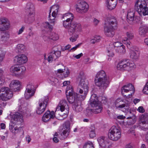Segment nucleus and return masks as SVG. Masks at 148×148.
<instances>
[{
	"mask_svg": "<svg viewBox=\"0 0 148 148\" xmlns=\"http://www.w3.org/2000/svg\"><path fill=\"white\" fill-rule=\"evenodd\" d=\"M25 49V46L22 44H18L15 49V51L17 53H22Z\"/></svg>",
	"mask_w": 148,
	"mask_h": 148,
	"instance_id": "obj_34",
	"label": "nucleus"
},
{
	"mask_svg": "<svg viewBox=\"0 0 148 148\" xmlns=\"http://www.w3.org/2000/svg\"><path fill=\"white\" fill-rule=\"evenodd\" d=\"M127 104H122V103L118 106V107L117 108H122L125 107V109H127L128 108V107L127 106Z\"/></svg>",
	"mask_w": 148,
	"mask_h": 148,
	"instance_id": "obj_51",
	"label": "nucleus"
},
{
	"mask_svg": "<svg viewBox=\"0 0 148 148\" xmlns=\"http://www.w3.org/2000/svg\"><path fill=\"white\" fill-rule=\"evenodd\" d=\"M26 90L32 92L33 93H35L36 91L35 88L32 83H29L27 85Z\"/></svg>",
	"mask_w": 148,
	"mask_h": 148,
	"instance_id": "obj_39",
	"label": "nucleus"
},
{
	"mask_svg": "<svg viewBox=\"0 0 148 148\" xmlns=\"http://www.w3.org/2000/svg\"><path fill=\"white\" fill-rule=\"evenodd\" d=\"M125 148H135L134 147L130 145V144H128L125 146Z\"/></svg>",
	"mask_w": 148,
	"mask_h": 148,
	"instance_id": "obj_64",
	"label": "nucleus"
},
{
	"mask_svg": "<svg viewBox=\"0 0 148 148\" xmlns=\"http://www.w3.org/2000/svg\"><path fill=\"white\" fill-rule=\"evenodd\" d=\"M27 104L25 103L20 106L18 109L19 112H15L12 116L11 124L19 125L23 122V115L27 116L29 114V112L27 108Z\"/></svg>",
	"mask_w": 148,
	"mask_h": 148,
	"instance_id": "obj_2",
	"label": "nucleus"
},
{
	"mask_svg": "<svg viewBox=\"0 0 148 148\" xmlns=\"http://www.w3.org/2000/svg\"><path fill=\"white\" fill-rule=\"evenodd\" d=\"M97 141L100 146L103 148H109V139L103 136L100 137L98 138Z\"/></svg>",
	"mask_w": 148,
	"mask_h": 148,
	"instance_id": "obj_23",
	"label": "nucleus"
},
{
	"mask_svg": "<svg viewBox=\"0 0 148 148\" xmlns=\"http://www.w3.org/2000/svg\"><path fill=\"white\" fill-rule=\"evenodd\" d=\"M145 0H137L135 5V9L140 15L148 14V8Z\"/></svg>",
	"mask_w": 148,
	"mask_h": 148,
	"instance_id": "obj_6",
	"label": "nucleus"
},
{
	"mask_svg": "<svg viewBox=\"0 0 148 148\" xmlns=\"http://www.w3.org/2000/svg\"><path fill=\"white\" fill-rule=\"evenodd\" d=\"M12 96V92L8 87H3L0 89V97L3 101H7Z\"/></svg>",
	"mask_w": 148,
	"mask_h": 148,
	"instance_id": "obj_11",
	"label": "nucleus"
},
{
	"mask_svg": "<svg viewBox=\"0 0 148 148\" xmlns=\"http://www.w3.org/2000/svg\"><path fill=\"white\" fill-rule=\"evenodd\" d=\"M14 125L12 124H10L9 126L10 130L15 135L18 134L20 135L21 134H24V131L22 128V127L18 126L14 127Z\"/></svg>",
	"mask_w": 148,
	"mask_h": 148,
	"instance_id": "obj_22",
	"label": "nucleus"
},
{
	"mask_svg": "<svg viewBox=\"0 0 148 148\" xmlns=\"http://www.w3.org/2000/svg\"><path fill=\"white\" fill-rule=\"evenodd\" d=\"M53 53H55V54L57 56V58L59 57L61 55V51H53Z\"/></svg>",
	"mask_w": 148,
	"mask_h": 148,
	"instance_id": "obj_52",
	"label": "nucleus"
},
{
	"mask_svg": "<svg viewBox=\"0 0 148 148\" xmlns=\"http://www.w3.org/2000/svg\"><path fill=\"white\" fill-rule=\"evenodd\" d=\"M10 71L15 75H20L24 73L25 70V67L18 64L12 66L10 68Z\"/></svg>",
	"mask_w": 148,
	"mask_h": 148,
	"instance_id": "obj_18",
	"label": "nucleus"
},
{
	"mask_svg": "<svg viewBox=\"0 0 148 148\" xmlns=\"http://www.w3.org/2000/svg\"><path fill=\"white\" fill-rule=\"evenodd\" d=\"M123 45V44L122 43L119 42H115L114 43V45H113V48H114V47L115 49L116 48L120 47Z\"/></svg>",
	"mask_w": 148,
	"mask_h": 148,
	"instance_id": "obj_50",
	"label": "nucleus"
},
{
	"mask_svg": "<svg viewBox=\"0 0 148 148\" xmlns=\"http://www.w3.org/2000/svg\"><path fill=\"white\" fill-rule=\"evenodd\" d=\"M77 91L81 94L80 99L84 100L88 92V82L86 79H81Z\"/></svg>",
	"mask_w": 148,
	"mask_h": 148,
	"instance_id": "obj_8",
	"label": "nucleus"
},
{
	"mask_svg": "<svg viewBox=\"0 0 148 148\" xmlns=\"http://www.w3.org/2000/svg\"><path fill=\"white\" fill-rule=\"evenodd\" d=\"M123 102V101L122 99H117L115 102V105L116 107L117 108L118 107V106L119 105Z\"/></svg>",
	"mask_w": 148,
	"mask_h": 148,
	"instance_id": "obj_48",
	"label": "nucleus"
},
{
	"mask_svg": "<svg viewBox=\"0 0 148 148\" xmlns=\"http://www.w3.org/2000/svg\"><path fill=\"white\" fill-rule=\"evenodd\" d=\"M71 47V45H68L65 47L63 49H62V50L63 51H64L65 50H69Z\"/></svg>",
	"mask_w": 148,
	"mask_h": 148,
	"instance_id": "obj_59",
	"label": "nucleus"
},
{
	"mask_svg": "<svg viewBox=\"0 0 148 148\" xmlns=\"http://www.w3.org/2000/svg\"><path fill=\"white\" fill-rule=\"evenodd\" d=\"M25 29V27L22 26L21 28L19 30L18 32V34L19 35L21 34L24 31Z\"/></svg>",
	"mask_w": 148,
	"mask_h": 148,
	"instance_id": "obj_56",
	"label": "nucleus"
},
{
	"mask_svg": "<svg viewBox=\"0 0 148 148\" xmlns=\"http://www.w3.org/2000/svg\"><path fill=\"white\" fill-rule=\"evenodd\" d=\"M53 141L55 143H58L59 141V140L57 137L54 136L53 139Z\"/></svg>",
	"mask_w": 148,
	"mask_h": 148,
	"instance_id": "obj_61",
	"label": "nucleus"
},
{
	"mask_svg": "<svg viewBox=\"0 0 148 148\" xmlns=\"http://www.w3.org/2000/svg\"><path fill=\"white\" fill-rule=\"evenodd\" d=\"M74 92L73 91V89L72 86L70 85L68 86L67 87L66 91V95L70 93L71 92Z\"/></svg>",
	"mask_w": 148,
	"mask_h": 148,
	"instance_id": "obj_47",
	"label": "nucleus"
},
{
	"mask_svg": "<svg viewBox=\"0 0 148 148\" xmlns=\"http://www.w3.org/2000/svg\"><path fill=\"white\" fill-rule=\"evenodd\" d=\"M66 106H67V102L66 100H62L60 101L59 103L56 108V110L55 112H54L55 114H56L58 111L59 112L60 111L61 112H63L65 110V107Z\"/></svg>",
	"mask_w": 148,
	"mask_h": 148,
	"instance_id": "obj_24",
	"label": "nucleus"
},
{
	"mask_svg": "<svg viewBox=\"0 0 148 148\" xmlns=\"http://www.w3.org/2000/svg\"><path fill=\"white\" fill-rule=\"evenodd\" d=\"M63 84L64 86H66L68 85V86L70 84V81H65L63 82Z\"/></svg>",
	"mask_w": 148,
	"mask_h": 148,
	"instance_id": "obj_60",
	"label": "nucleus"
},
{
	"mask_svg": "<svg viewBox=\"0 0 148 148\" xmlns=\"http://www.w3.org/2000/svg\"><path fill=\"white\" fill-rule=\"evenodd\" d=\"M67 100L69 102L73 105L79 101H83L80 99L81 95L77 94L75 92H72L66 95Z\"/></svg>",
	"mask_w": 148,
	"mask_h": 148,
	"instance_id": "obj_14",
	"label": "nucleus"
},
{
	"mask_svg": "<svg viewBox=\"0 0 148 148\" xmlns=\"http://www.w3.org/2000/svg\"><path fill=\"white\" fill-rule=\"evenodd\" d=\"M49 101L47 96L39 100V106L36 110V113L38 114L42 113L46 109Z\"/></svg>",
	"mask_w": 148,
	"mask_h": 148,
	"instance_id": "obj_13",
	"label": "nucleus"
},
{
	"mask_svg": "<svg viewBox=\"0 0 148 148\" xmlns=\"http://www.w3.org/2000/svg\"><path fill=\"white\" fill-rule=\"evenodd\" d=\"M65 18L66 20L63 21V26L67 29L69 34L72 35L70 38L72 42L75 41L79 37L80 32L82 31V27L80 23L73 21V14L71 13H68L63 15L62 18Z\"/></svg>",
	"mask_w": 148,
	"mask_h": 148,
	"instance_id": "obj_1",
	"label": "nucleus"
},
{
	"mask_svg": "<svg viewBox=\"0 0 148 148\" xmlns=\"http://www.w3.org/2000/svg\"><path fill=\"white\" fill-rule=\"evenodd\" d=\"M115 28H113V29H110V31L109 32H108L107 29H106L105 30V34L108 37H112L114 35V30Z\"/></svg>",
	"mask_w": 148,
	"mask_h": 148,
	"instance_id": "obj_44",
	"label": "nucleus"
},
{
	"mask_svg": "<svg viewBox=\"0 0 148 148\" xmlns=\"http://www.w3.org/2000/svg\"><path fill=\"white\" fill-rule=\"evenodd\" d=\"M57 59V56L55 54V53L52 51L49 54L48 61L49 62H51L52 61L55 60Z\"/></svg>",
	"mask_w": 148,
	"mask_h": 148,
	"instance_id": "obj_36",
	"label": "nucleus"
},
{
	"mask_svg": "<svg viewBox=\"0 0 148 148\" xmlns=\"http://www.w3.org/2000/svg\"><path fill=\"white\" fill-rule=\"evenodd\" d=\"M148 31V28L145 25H142L139 28V34L142 36H144Z\"/></svg>",
	"mask_w": 148,
	"mask_h": 148,
	"instance_id": "obj_31",
	"label": "nucleus"
},
{
	"mask_svg": "<svg viewBox=\"0 0 148 148\" xmlns=\"http://www.w3.org/2000/svg\"><path fill=\"white\" fill-rule=\"evenodd\" d=\"M101 101H103V103H105L107 101V99L104 96H102L101 97Z\"/></svg>",
	"mask_w": 148,
	"mask_h": 148,
	"instance_id": "obj_62",
	"label": "nucleus"
},
{
	"mask_svg": "<svg viewBox=\"0 0 148 148\" xmlns=\"http://www.w3.org/2000/svg\"><path fill=\"white\" fill-rule=\"evenodd\" d=\"M127 19L130 21H133L136 20V19L139 20L140 18L138 17H135L134 13L133 12H131L129 11L127 15Z\"/></svg>",
	"mask_w": 148,
	"mask_h": 148,
	"instance_id": "obj_30",
	"label": "nucleus"
},
{
	"mask_svg": "<svg viewBox=\"0 0 148 148\" xmlns=\"http://www.w3.org/2000/svg\"><path fill=\"white\" fill-rule=\"evenodd\" d=\"M114 50V48H113V45H110L109 47L107 49V55L108 56L113 57L114 56V54L113 52Z\"/></svg>",
	"mask_w": 148,
	"mask_h": 148,
	"instance_id": "obj_37",
	"label": "nucleus"
},
{
	"mask_svg": "<svg viewBox=\"0 0 148 148\" xmlns=\"http://www.w3.org/2000/svg\"><path fill=\"white\" fill-rule=\"evenodd\" d=\"M5 54L3 53L0 54V62H2L4 58Z\"/></svg>",
	"mask_w": 148,
	"mask_h": 148,
	"instance_id": "obj_57",
	"label": "nucleus"
},
{
	"mask_svg": "<svg viewBox=\"0 0 148 148\" xmlns=\"http://www.w3.org/2000/svg\"><path fill=\"white\" fill-rule=\"evenodd\" d=\"M138 110L140 113H143L145 111L144 110L142 106L139 107L138 109Z\"/></svg>",
	"mask_w": 148,
	"mask_h": 148,
	"instance_id": "obj_55",
	"label": "nucleus"
},
{
	"mask_svg": "<svg viewBox=\"0 0 148 148\" xmlns=\"http://www.w3.org/2000/svg\"><path fill=\"white\" fill-rule=\"evenodd\" d=\"M88 4L86 2L79 1L76 5V10L78 13L84 14L88 11Z\"/></svg>",
	"mask_w": 148,
	"mask_h": 148,
	"instance_id": "obj_16",
	"label": "nucleus"
},
{
	"mask_svg": "<svg viewBox=\"0 0 148 148\" xmlns=\"http://www.w3.org/2000/svg\"><path fill=\"white\" fill-rule=\"evenodd\" d=\"M137 49L135 51L132 50L130 52V57L131 58L136 60L139 57V52Z\"/></svg>",
	"mask_w": 148,
	"mask_h": 148,
	"instance_id": "obj_33",
	"label": "nucleus"
},
{
	"mask_svg": "<svg viewBox=\"0 0 148 148\" xmlns=\"http://www.w3.org/2000/svg\"><path fill=\"white\" fill-rule=\"evenodd\" d=\"M70 124L68 122H65L63 126L61 135L64 138H66L69 135L70 132Z\"/></svg>",
	"mask_w": 148,
	"mask_h": 148,
	"instance_id": "obj_19",
	"label": "nucleus"
},
{
	"mask_svg": "<svg viewBox=\"0 0 148 148\" xmlns=\"http://www.w3.org/2000/svg\"><path fill=\"white\" fill-rule=\"evenodd\" d=\"M49 82L52 85L56 86L58 82V80L57 79L53 76H50L49 78Z\"/></svg>",
	"mask_w": 148,
	"mask_h": 148,
	"instance_id": "obj_38",
	"label": "nucleus"
},
{
	"mask_svg": "<svg viewBox=\"0 0 148 148\" xmlns=\"http://www.w3.org/2000/svg\"><path fill=\"white\" fill-rule=\"evenodd\" d=\"M106 25L104 27V32L105 34V30L107 29L108 32L110 31V29L115 28L117 25L116 21L113 17H111L108 20V21H106L105 23Z\"/></svg>",
	"mask_w": 148,
	"mask_h": 148,
	"instance_id": "obj_15",
	"label": "nucleus"
},
{
	"mask_svg": "<svg viewBox=\"0 0 148 148\" xmlns=\"http://www.w3.org/2000/svg\"><path fill=\"white\" fill-rule=\"evenodd\" d=\"M54 111L50 112L48 110L44 114L42 117V120L45 122L51 121L52 122L53 125H56L58 120L56 117Z\"/></svg>",
	"mask_w": 148,
	"mask_h": 148,
	"instance_id": "obj_10",
	"label": "nucleus"
},
{
	"mask_svg": "<svg viewBox=\"0 0 148 148\" xmlns=\"http://www.w3.org/2000/svg\"><path fill=\"white\" fill-rule=\"evenodd\" d=\"M9 37V35L7 33H3L1 35L0 40L5 42L8 39Z\"/></svg>",
	"mask_w": 148,
	"mask_h": 148,
	"instance_id": "obj_41",
	"label": "nucleus"
},
{
	"mask_svg": "<svg viewBox=\"0 0 148 148\" xmlns=\"http://www.w3.org/2000/svg\"><path fill=\"white\" fill-rule=\"evenodd\" d=\"M81 45L80 44H79L78 45H76L75 47L72 48L70 50V51H75L76 49L78 48L80 45Z\"/></svg>",
	"mask_w": 148,
	"mask_h": 148,
	"instance_id": "obj_53",
	"label": "nucleus"
},
{
	"mask_svg": "<svg viewBox=\"0 0 148 148\" xmlns=\"http://www.w3.org/2000/svg\"><path fill=\"white\" fill-rule=\"evenodd\" d=\"M83 56V54L82 53H81L78 55L75 56H74V58H76L77 59H79L81 56Z\"/></svg>",
	"mask_w": 148,
	"mask_h": 148,
	"instance_id": "obj_58",
	"label": "nucleus"
},
{
	"mask_svg": "<svg viewBox=\"0 0 148 148\" xmlns=\"http://www.w3.org/2000/svg\"><path fill=\"white\" fill-rule=\"evenodd\" d=\"M10 27L9 22L4 18L0 19V31H5L8 30Z\"/></svg>",
	"mask_w": 148,
	"mask_h": 148,
	"instance_id": "obj_20",
	"label": "nucleus"
},
{
	"mask_svg": "<svg viewBox=\"0 0 148 148\" xmlns=\"http://www.w3.org/2000/svg\"><path fill=\"white\" fill-rule=\"evenodd\" d=\"M95 85L101 89H105L108 86L109 82L108 81L105 71L101 70L98 72L95 77Z\"/></svg>",
	"mask_w": 148,
	"mask_h": 148,
	"instance_id": "obj_3",
	"label": "nucleus"
},
{
	"mask_svg": "<svg viewBox=\"0 0 148 148\" xmlns=\"http://www.w3.org/2000/svg\"><path fill=\"white\" fill-rule=\"evenodd\" d=\"M121 136V129L118 127L112 126L109 130L108 137L112 140H118L120 139Z\"/></svg>",
	"mask_w": 148,
	"mask_h": 148,
	"instance_id": "obj_9",
	"label": "nucleus"
},
{
	"mask_svg": "<svg viewBox=\"0 0 148 148\" xmlns=\"http://www.w3.org/2000/svg\"><path fill=\"white\" fill-rule=\"evenodd\" d=\"M126 35L127 38H125L123 41L125 42V44L126 43L128 48H130L132 45V43L128 40L132 39L134 37V34L131 32H128L126 33Z\"/></svg>",
	"mask_w": 148,
	"mask_h": 148,
	"instance_id": "obj_26",
	"label": "nucleus"
},
{
	"mask_svg": "<svg viewBox=\"0 0 148 148\" xmlns=\"http://www.w3.org/2000/svg\"><path fill=\"white\" fill-rule=\"evenodd\" d=\"M35 93H33L31 92L25 90L24 94L25 97L26 99H28L34 95Z\"/></svg>",
	"mask_w": 148,
	"mask_h": 148,
	"instance_id": "obj_43",
	"label": "nucleus"
},
{
	"mask_svg": "<svg viewBox=\"0 0 148 148\" xmlns=\"http://www.w3.org/2000/svg\"><path fill=\"white\" fill-rule=\"evenodd\" d=\"M95 39V42H99L100 41V37L99 36H95L94 38Z\"/></svg>",
	"mask_w": 148,
	"mask_h": 148,
	"instance_id": "obj_54",
	"label": "nucleus"
},
{
	"mask_svg": "<svg viewBox=\"0 0 148 148\" xmlns=\"http://www.w3.org/2000/svg\"><path fill=\"white\" fill-rule=\"evenodd\" d=\"M10 86L14 92H16L20 90L21 83L18 80H13L11 81Z\"/></svg>",
	"mask_w": 148,
	"mask_h": 148,
	"instance_id": "obj_25",
	"label": "nucleus"
},
{
	"mask_svg": "<svg viewBox=\"0 0 148 148\" xmlns=\"http://www.w3.org/2000/svg\"><path fill=\"white\" fill-rule=\"evenodd\" d=\"M89 136L91 138H93L96 136L95 130V128L94 126H91L90 127Z\"/></svg>",
	"mask_w": 148,
	"mask_h": 148,
	"instance_id": "obj_40",
	"label": "nucleus"
},
{
	"mask_svg": "<svg viewBox=\"0 0 148 148\" xmlns=\"http://www.w3.org/2000/svg\"><path fill=\"white\" fill-rule=\"evenodd\" d=\"M49 38L53 40H57L58 39V35L55 32H52L50 33L49 36Z\"/></svg>",
	"mask_w": 148,
	"mask_h": 148,
	"instance_id": "obj_45",
	"label": "nucleus"
},
{
	"mask_svg": "<svg viewBox=\"0 0 148 148\" xmlns=\"http://www.w3.org/2000/svg\"><path fill=\"white\" fill-rule=\"evenodd\" d=\"M59 8V6L58 5H55L51 7L48 18L50 20V23L48 22H45L43 24L44 27L49 29H52L54 25V19L56 16L58 10Z\"/></svg>",
	"mask_w": 148,
	"mask_h": 148,
	"instance_id": "obj_4",
	"label": "nucleus"
},
{
	"mask_svg": "<svg viewBox=\"0 0 148 148\" xmlns=\"http://www.w3.org/2000/svg\"><path fill=\"white\" fill-rule=\"evenodd\" d=\"M145 125L142 127V128H143V130H146L148 129V124L146 123L144 124Z\"/></svg>",
	"mask_w": 148,
	"mask_h": 148,
	"instance_id": "obj_63",
	"label": "nucleus"
},
{
	"mask_svg": "<svg viewBox=\"0 0 148 148\" xmlns=\"http://www.w3.org/2000/svg\"><path fill=\"white\" fill-rule=\"evenodd\" d=\"M121 91L123 96L127 98H129L132 96V94H134L135 89L132 84H129L123 86L121 89Z\"/></svg>",
	"mask_w": 148,
	"mask_h": 148,
	"instance_id": "obj_12",
	"label": "nucleus"
},
{
	"mask_svg": "<svg viewBox=\"0 0 148 148\" xmlns=\"http://www.w3.org/2000/svg\"><path fill=\"white\" fill-rule=\"evenodd\" d=\"M115 50L117 52L120 53H124L126 52L125 47L123 45L120 47L116 49Z\"/></svg>",
	"mask_w": 148,
	"mask_h": 148,
	"instance_id": "obj_42",
	"label": "nucleus"
},
{
	"mask_svg": "<svg viewBox=\"0 0 148 148\" xmlns=\"http://www.w3.org/2000/svg\"><path fill=\"white\" fill-rule=\"evenodd\" d=\"M143 91L144 93L148 95V82L144 86Z\"/></svg>",
	"mask_w": 148,
	"mask_h": 148,
	"instance_id": "obj_49",
	"label": "nucleus"
},
{
	"mask_svg": "<svg viewBox=\"0 0 148 148\" xmlns=\"http://www.w3.org/2000/svg\"><path fill=\"white\" fill-rule=\"evenodd\" d=\"M83 148H94V147L92 143L89 142L84 145Z\"/></svg>",
	"mask_w": 148,
	"mask_h": 148,
	"instance_id": "obj_46",
	"label": "nucleus"
},
{
	"mask_svg": "<svg viewBox=\"0 0 148 148\" xmlns=\"http://www.w3.org/2000/svg\"><path fill=\"white\" fill-rule=\"evenodd\" d=\"M81 101H78L77 102L73 105V109L76 112H80L82 110V108L81 106Z\"/></svg>",
	"mask_w": 148,
	"mask_h": 148,
	"instance_id": "obj_32",
	"label": "nucleus"
},
{
	"mask_svg": "<svg viewBox=\"0 0 148 148\" xmlns=\"http://www.w3.org/2000/svg\"><path fill=\"white\" fill-rule=\"evenodd\" d=\"M116 0H106L107 6L108 9L112 10L114 9L117 4Z\"/></svg>",
	"mask_w": 148,
	"mask_h": 148,
	"instance_id": "obj_28",
	"label": "nucleus"
},
{
	"mask_svg": "<svg viewBox=\"0 0 148 148\" xmlns=\"http://www.w3.org/2000/svg\"><path fill=\"white\" fill-rule=\"evenodd\" d=\"M55 72L57 76L60 79L67 77L70 73L69 71L67 68L64 70L62 69H59L57 71H56Z\"/></svg>",
	"mask_w": 148,
	"mask_h": 148,
	"instance_id": "obj_21",
	"label": "nucleus"
},
{
	"mask_svg": "<svg viewBox=\"0 0 148 148\" xmlns=\"http://www.w3.org/2000/svg\"><path fill=\"white\" fill-rule=\"evenodd\" d=\"M88 4L86 2L79 1L76 5V10L78 13L84 14L88 11Z\"/></svg>",
	"mask_w": 148,
	"mask_h": 148,
	"instance_id": "obj_17",
	"label": "nucleus"
},
{
	"mask_svg": "<svg viewBox=\"0 0 148 148\" xmlns=\"http://www.w3.org/2000/svg\"><path fill=\"white\" fill-rule=\"evenodd\" d=\"M26 10L27 12H34V4L31 3H28L27 4Z\"/></svg>",
	"mask_w": 148,
	"mask_h": 148,
	"instance_id": "obj_35",
	"label": "nucleus"
},
{
	"mask_svg": "<svg viewBox=\"0 0 148 148\" xmlns=\"http://www.w3.org/2000/svg\"><path fill=\"white\" fill-rule=\"evenodd\" d=\"M135 67L134 63L130 61L128 59H124L120 61L117 66L118 70L129 71Z\"/></svg>",
	"mask_w": 148,
	"mask_h": 148,
	"instance_id": "obj_7",
	"label": "nucleus"
},
{
	"mask_svg": "<svg viewBox=\"0 0 148 148\" xmlns=\"http://www.w3.org/2000/svg\"><path fill=\"white\" fill-rule=\"evenodd\" d=\"M27 17L25 19L26 23L29 24L33 23L35 20L34 12H29Z\"/></svg>",
	"mask_w": 148,
	"mask_h": 148,
	"instance_id": "obj_29",
	"label": "nucleus"
},
{
	"mask_svg": "<svg viewBox=\"0 0 148 148\" xmlns=\"http://www.w3.org/2000/svg\"><path fill=\"white\" fill-rule=\"evenodd\" d=\"M89 103L91 106L93 108L91 110L93 113L98 114L101 112L103 109L101 102L98 100L96 94H93L91 96L89 100Z\"/></svg>",
	"mask_w": 148,
	"mask_h": 148,
	"instance_id": "obj_5",
	"label": "nucleus"
},
{
	"mask_svg": "<svg viewBox=\"0 0 148 148\" xmlns=\"http://www.w3.org/2000/svg\"><path fill=\"white\" fill-rule=\"evenodd\" d=\"M14 60L20 64H22L26 62L27 58L24 54L19 55L15 57Z\"/></svg>",
	"mask_w": 148,
	"mask_h": 148,
	"instance_id": "obj_27",
	"label": "nucleus"
}]
</instances>
